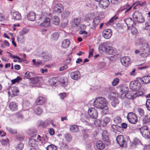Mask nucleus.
<instances>
[{
  "label": "nucleus",
  "instance_id": "f257e3e1",
  "mask_svg": "<svg viewBox=\"0 0 150 150\" xmlns=\"http://www.w3.org/2000/svg\"><path fill=\"white\" fill-rule=\"evenodd\" d=\"M99 49L103 52H105L108 54H114L115 53L116 51L115 48L109 46L106 43L100 44L99 47Z\"/></svg>",
  "mask_w": 150,
  "mask_h": 150
},
{
  "label": "nucleus",
  "instance_id": "f03ea898",
  "mask_svg": "<svg viewBox=\"0 0 150 150\" xmlns=\"http://www.w3.org/2000/svg\"><path fill=\"white\" fill-rule=\"evenodd\" d=\"M107 101L103 97H99L96 98L93 103L94 106L97 108L102 109L106 105Z\"/></svg>",
  "mask_w": 150,
  "mask_h": 150
},
{
  "label": "nucleus",
  "instance_id": "7ed1b4c3",
  "mask_svg": "<svg viewBox=\"0 0 150 150\" xmlns=\"http://www.w3.org/2000/svg\"><path fill=\"white\" fill-rule=\"evenodd\" d=\"M142 94L143 93L141 91L134 93L132 91H128L124 94H121L120 96L122 99L126 98L128 99L133 100L137 97L141 96Z\"/></svg>",
  "mask_w": 150,
  "mask_h": 150
},
{
  "label": "nucleus",
  "instance_id": "20e7f679",
  "mask_svg": "<svg viewBox=\"0 0 150 150\" xmlns=\"http://www.w3.org/2000/svg\"><path fill=\"white\" fill-rule=\"evenodd\" d=\"M142 136L145 139H150V129L147 126H144L138 129Z\"/></svg>",
  "mask_w": 150,
  "mask_h": 150
},
{
  "label": "nucleus",
  "instance_id": "39448f33",
  "mask_svg": "<svg viewBox=\"0 0 150 150\" xmlns=\"http://www.w3.org/2000/svg\"><path fill=\"white\" fill-rule=\"evenodd\" d=\"M132 17L134 20L138 23H142L145 21V19L142 14L138 11H136L134 13Z\"/></svg>",
  "mask_w": 150,
  "mask_h": 150
},
{
  "label": "nucleus",
  "instance_id": "423d86ee",
  "mask_svg": "<svg viewBox=\"0 0 150 150\" xmlns=\"http://www.w3.org/2000/svg\"><path fill=\"white\" fill-rule=\"evenodd\" d=\"M117 142L120 146L126 147L127 146V142L126 138L122 135L118 136L116 138Z\"/></svg>",
  "mask_w": 150,
  "mask_h": 150
},
{
  "label": "nucleus",
  "instance_id": "0eeeda50",
  "mask_svg": "<svg viewBox=\"0 0 150 150\" xmlns=\"http://www.w3.org/2000/svg\"><path fill=\"white\" fill-rule=\"evenodd\" d=\"M140 52H142L141 55L143 57H146L149 54L150 49L149 46L147 44H144L140 47Z\"/></svg>",
  "mask_w": 150,
  "mask_h": 150
},
{
  "label": "nucleus",
  "instance_id": "6e6552de",
  "mask_svg": "<svg viewBox=\"0 0 150 150\" xmlns=\"http://www.w3.org/2000/svg\"><path fill=\"white\" fill-rule=\"evenodd\" d=\"M127 118L129 122L132 124H135L138 121L137 115L132 112L129 113L127 115Z\"/></svg>",
  "mask_w": 150,
  "mask_h": 150
},
{
  "label": "nucleus",
  "instance_id": "1a4fd4ad",
  "mask_svg": "<svg viewBox=\"0 0 150 150\" xmlns=\"http://www.w3.org/2000/svg\"><path fill=\"white\" fill-rule=\"evenodd\" d=\"M140 84L136 81H132L130 83V88L134 91H137L140 88Z\"/></svg>",
  "mask_w": 150,
  "mask_h": 150
},
{
  "label": "nucleus",
  "instance_id": "9d476101",
  "mask_svg": "<svg viewBox=\"0 0 150 150\" xmlns=\"http://www.w3.org/2000/svg\"><path fill=\"white\" fill-rule=\"evenodd\" d=\"M88 113L90 116L94 119L96 118L98 116V112L94 108H91L88 109Z\"/></svg>",
  "mask_w": 150,
  "mask_h": 150
},
{
  "label": "nucleus",
  "instance_id": "9b49d317",
  "mask_svg": "<svg viewBox=\"0 0 150 150\" xmlns=\"http://www.w3.org/2000/svg\"><path fill=\"white\" fill-rule=\"evenodd\" d=\"M53 10L54 12L60 13L63 10V6L60 4H58L56 5L53 4Z\"/></svg>",
  "mask_w": 150,
  "mask_h": 150
},
{
  "label": "nucleus",
  "instance_id": "f8f14e48",
  "mask_svg": "<svg viewBox=\"0 0 150 150\" xmlns=\"http://www.w3.org/2000/svg\"><path fill=\"white\" fill-rule=\"evenodd\" d=\"M103 36L106 39L110 38L112 35V31L111 29H106L103 32Z\"/></svg>",
  "mask_w": 150,
  "mask_h": 150
},
{
  "label": "nucleus",
  "instance_id": "ddd939ff",
  "mask_svg": "<svg viewBox=\"0 0 150 150\" xmlns=\"http://www.w3.org/2000/svg\"><path fill=\"white\" fill-rule=\"evenodd\" d=\"M99 2V6L104 9L106 8L110 4L108 0H100Z\"/></svg>",
  "mask_w": 150,
  "mask_h": 150
},
{
  "label": "nucleus",
  "instance_id": "4468645a",
  "mask_svg": "<svg viewBox=\"0 0 150 150\" xmlns=\"http://www.w3.org/2000/svg\"><path fill=\"white\" fill-rule=\"evenodd\" d=\"M12 18L14 20H20L21 19V15L20 13L17 11H13L11 13Z\"/></svg>",
  "mask_w": 150,
  "mask_h": 150
},
{
  "label": "nucleus",
  "instance_id": "2eb2a0df",
  "mask_svg": "<svg viewBox=\"0 0 150 150\" xmlns=\"http://www.w3.org/2000/svg\"><path fill=\"white\" fill-rule=\"evenodd\" d=\"M70 76L72 79L77 80L80 78L81 75L79 71H76L71 72L70 74Z\"/></svg>",
  "mask_w": 150,
  "mask_h": 150
},
{
  "label": "nucleus",
  "instance_id": "dca6fc26",
  "mask_svg": "<svg viewBox=\"0 0 150 150\" xmlns=\"http://www.w3.org/2000/svg\"><path fill=\"white\" fill-rule=\"evenodd\" d=\"M130 59L129 57L126 56L120 59V61L122 64L126 67L130 64Z\"/></svg>",
  "mask_w": 150,
  "mask_h": 150
},
{
  "label": "nucleus",
  "instance_id": "f3484780",
  "mask_svg": "<svg viewBox=\"0 0 150 150\" xmlns=\"http://www.w3.org/2000/svg\"><path fill=\"white\" fill-rule=\"evenodd\" d=\"M27 18L30 21H34L36 19L35 13L33 11H30L27 14Z\"/></svg>",
  "mask_w": 150,
  "mask_h": 150
},
{
  "label": "nucleus",
  "instance_id": "a211bd4d",
  "mask_svg": "<svg viewBox=\"0 0 150 150\" xmlns=\"http://www.w3.org/2000/svg\"><path fill=\"white\" fill-rule=\"evenodd\" d=\"M125 21L128 27V29L129 26H135L136 23L131 18H128L125 20Z\"/></svg>",
  "mask_w": 150,
  "mask_h": 150
},
{
  "label": "nucleus",
  "instance_id": "6ab92c4d",
  "mask_svg": "<svg viewBox=\"0 0 150 150\" xmlns=\"http://www.w3.org/2000/svg\"><path fill=\"white\" fill-rule=\"evenodd\" d=\"M118 90L119 91L121 94H124L128 91V87L125 85H121L118 87Z\"/></svg>",
  "mask_w": 150,
  "mask_h": 150
},
{
  "label": "nucleus",
  "instance_id": "aec40b11",
  "mask_svg": "<svg viewBox=\"0 0 150 150\" xmlns=\"http://www.w3.org/2000/svg\"><path fill=\"white\" fill-rule=\"evenodd\" d=\"M37 139L42 145L45 144L47 141V137L45 135L42 136L38 135L37 137Z\"/></svg>",
  "mask_w": 150,
  "mask_h": 150
},
{
  "label": "nucleus",
  "instance_id": "412c9836",
  "mask_svg": "<svg viewBox=\"0 0 150 150\" xmlns=\"http://www.w3.org/2000/svg\"><path fill=\"white\" fill-rule=\"evenodd\" d=\"M50 24V19L48 17L46 18L42 23H40L41 27H48Z\"/></svg>",
  "mask_w": 150,
  "mask_h": 150
},
{
  "label": "nucleus",
  "instance_id": "4be33fe9",
  "mask_svg": "<svg viewBox=\"0 0 150 150\" xmlns=\"http://www.w3.org/2000/svg\"><path fill=\"white\" fill-rule=\"evenodd\" d=\"M45 99L44 97L39 96L37 99L36 103L38 105H42L45 103Z\"/></svg>",
  "mask_w": 150,
  "mask_h": 150
},
{
  "label": "nucleus",
  "instance_id": "5701e85b",
  "mask_svg": "<svg viewBox=\"0 0 150 150\" xmlns=\"http://www.w3.org/2000/svg\"><path fill=\"white\" fill-rule=\"evenodd\" d=\"M145 40L143 38H140L138 39L135 42V45L137 46L141 47L144 45V44H146L145 42Z\"/></svg>",
  "mask_w": 150,
  "mask_h": 150
},
{
  "label": "nucleus",
  "instance_id": "b1692460",
  "mask_svg": "<svg viewBox=\"0 0 150 150\" xmlns=\"http://www.w3.org/2000/svg\"><path fill=\"white\" fill-rule=\"evenodd\" d=\"M29 145L33 147H35L38 146V142L35 139L32 138L29 139L28 142Z\"/></svg>",
  "mask_w": 150,
  "mask_h": 150
},
{
  "label": "nucleus",
  "instance_id": "393cba45",
  "mask_svg": "<svg viewBox=\"0 0 150 150\" xmlns=\"http://www.w3.org/2000/svg\"><path fill=\"white\" fill-rule=\"evenodd\" d=\"M51 21L53 24L57 25L60 22V19L57 16H53L51 18Z\"/></svg>",
  "mask_w": 150,
  "mask_h": 150
},
{
  "label": "nucleus",
  "instance_id": "a878e982",
  "mask_svg": "<svg viewBox=\"0 0 150 150\" xmlns=\"http://www.w3.org/2000/svg\"><path fill=\"white\" fill-rule=\"evenodd\" d=\"M142 122L143 124H148L150 123V117L147 114L145 115L143 117L142 119Z\"/></svg>",
  "mask_w": 150,
  "mask_h": 150
},
{
  "label": "nucleus",
  "instance_id": "bb28decb",
  "mask_svg": "<svg viewBox=\"0 0 150 150\" xmlns=\"http://www.w3.org/2000/svg\"><path fill=\"white\" fill-rule=\"evenodd\" d=\"M9 107L11 110L14 111L17 110L18 105L16 103L12 102L9 103Z\"/></svg>",
  "mask_w": 150,
  "mask_h": 150
},
{
  "label": "nucleus",
  "instance_id": "cd10ccee",
  "mask_svg": "<svg viewBox=\"0 0 150 150\" xmlns=\"http://www.w3.org/2000/svg\"><path fill=\"white\" fill-rule=\"evenodd\" d=\"M132 6H129V4L127 3L126 4L122 7L120 10L121 11L126 10L125 11V13L129 11L132 8Z\"/></svg>",
  "mask_w": 150,
  "mask_h": 150
},
{
  "label": "nucleus",
  "instance_id": "c85d7f7f",
  "mask_svg": "<svg viewBox=\"0 0 150 150\" xmlns=\"http://www.w3.org/2000/svg\"><path fill=\"white\" fill-rule=\"evenodd\" d=\"M141 80L142 83H148L150 82V76H145L142 77Z\"/></svg>",
  "mask_w": 150,
  "mask_h": 150
},
{
  "label": "nucleus",
  "instance_id": "c756f323",
  "mask_svg": "<svg viewBox=\"0 0 150 150\" xmlns=\"http://www.w3.org/2000/svg\"><path fill=\"white\" fill-rule=\"evenodd\" d=\"M70 44V41L68 39H65L62 42V46L63 48H66L69 47Z\"/></svg>",
  "mask_w": 150,
  "mask_h": 150
},
{
  "label": "nucleus",
  "instance_id": "7c9ffc66",
  "mask_svg": "<svg viewBox=\"0 0 150 150\" xmlns=\"http://www.w3.org/2000/svg\"><path fill=\"white\" fill-rule=\"evenodd\" d=\"M96 145L97 148L99 149H103L105 147V145L100 141H97L96 143Z\"/></svg>",
  "mask_w": 150,
  "mask_h": 150
},
{
  "label": "nucleus",
  "instance_id": "2f4dec72",
  "mask_svg": "<svg viewBox=\"0 0 150 150\" xmlns=\"http://www.w3.org/2000/svg\"><path fill=\"white\" fill-rule=\"evenodd\" d=\"M60 82L61 85L64 87L66 86L67 85V78H64V77L61 78Z\"/></svg>",
  "mask_w": 150,
  "mask_h": 150
},
{
  "label": "nucleus",
  "instance_id": "473e14b6",
  "mask_svg": "<svg viewBox=\"0 0 150 150\" xmlns=\"http://www.w3.org/2000/svg\"><path fill=\"white\" fill-rule=\"evenodd\" d=\"M108 135H102V140L106 144L108 145L110 144V140L108 138Z\"/></svg>",
  "mask_w": 150,
  "mask_h": 150
},
{
  "label": "nucleus",
  "instance_id": "72a5a7b5",
  "mask_svg": "<svg viewBox=\"0 0 150 150\" xmlns=\"http://www.w3.org/2000/svg\"><path fill=\"white\" fill-rule=\"evenodd\" d=\"M110 118L108 117H105L103 119V122L102 121V126L104 127L106 126L110 122Z\"/></svg>",
  "mask_w": 150,
  "mask_h": 150
},
{
  "label": "nucleus",
  "instance_id": "f704fd0d",
  "mask_svg": "<svg viewBox=\"0 0 150 150\" xmlns=\"http://www.w3.org/2000/svg\"><path fill=\"white\" fill-rule=\"evenodd\" d=\"M70 130L73 132H78L79 131V127L78 126L76 125H72L71 126Z\"/></svg>",
  "mask_w": 150,
  "mask_h": 150
},
{
  "label": "nucleus",
  "instance_id": "c9c22d12",
  "mask_svg": "<svg viewBox=\"0 0 150 150\" xmlns=\"http://www.w3.org/2000/svg\"><path fill=\"white\" fill-rule=\"evenodd\" d=\"M118 18V17L116 16L112 17L109 21H108L106 24L107 25H109L113 24V22Z\"/></svg>",
  "mask_w": 150,
  "mask_h": 150
},
{
  "label": "nucleus",
  "instance_id": "e433bc0d",
  "mask_svg": "<svg viewBox=\"0 0 150 150\" xmlns=\"http://www.w3.org/2000/svg\"><path fill=\"white\" fill-rule=\"evenodd\" d=\"M31 83L33 84H36L39 83L40 78L37 76H35L31 78L30 79Z\"/></svg>",
  "mask_w": 150,
  "mask_h": 150
},
{
  "label": "nucleus",
  "instance_id": "4c0bfd02",
  "mask_svg": "<svg viewBox=\"0 0 150 150\" xmlns=\"http://www.w3.org/2000/svg\"><path fill=\"white\" fill-rule=\"evenodd\" d=\"M113 98V99L111 102V104L112 106L115 107L119 104V101L118 99L114 97Z\"/></svg>",
  "mask_w": 150,
  "mask_h": 150
},
{
  "label": "nucleus",
  "instance_id": "58836bf2",
  "mask_svg": "<svg viewBox=\"0 0 150 150\" xmlns=\"http://www.w3.org/2000/svg\"><path fill=\"white\" fill-rule=\"evenodd\" d=\"M42 58L45 61H47L51 59V55L50 54H46L42 56Z\"/></svg>",
  "mask_w": 150,
  "mask_h": 150
},
{
  "label": "nucleus",
  "instance_id": "ea45409f",
  "mask_svg": "<svg viewBox=\"0 0 150 150\" xmlns=\"http://www.w3.org/2000/svg\"><path fill=\"white\" fill-rule=\"evenodd\" d=\"M70 15V12L66 11L63 12L62 14V17L64 19H67L69 17Z\"/></svg>",
  "mask_w": 150,
  "mask_h": 150
},
{
  "label": "nucleus",
  "instance_id": "a19ab883",
  "mask_svg": "<svg viewBox=\"0 0 150 150\" xmlns=\"http://www.w3.org/2000/svg\"><path fill=\"white\" fill-rule=\"evenodd\" d=\"M100 22V20L98 18L96 17L94 19L92 22L93 26L94 27H95Z\"/></svg>",
  "mask_w": 150,
  "mask_h": 150
},
{
  "label": "nucleus",
  "instance_id": "79ce46f5",
  "mask_svg": "<svg viewBox=\"0 0 150 150\" xmlns=\"http://www.w3.org/2000/svg\"><path fill=\"white\" fill-rule=\"evenodd\" d=\"M94 124L96 126L98 127L102 126V121L99 119H97L94 121Z\"/></svg>",
  "mask_w": 150,
  "mask_h": 150
},
{
  "label": "nucleus",
  "instance_id": "37998d69",
  "mask_svg": "<svg viewBox=\"0 0 150 150\" xmlns=\"http://www.w3.org/2000/svg\"><path fill=\"white\" fill-rule=\"evenodd\" d=\"M47 150H57V147L52 144H51L48 146L46 147Z\"/></svg>",
  "mask_w": 150,
  "mask_h": 150
},
{
  "label": "nucleus",
  "instance_id": "c03bdc74",
  "mask_svg": "<svg viewBox=\"0 0 150 150\" xmlns=\"http://www.w3.org/2000/svg\"><path fill=\"white\" fill-rule=\"evenodd\" d=\"M59 34L57 33H53L51 35V38L53 40H56L59 37Z\"/></svg>",
  "mask_w": 150,
  "mask_h": 150
},
{
  "label": "nucleus",
  "instance_id": "a18cd8bd",
  "mask_svg": "<svg viewBox=\"0 0 150 150\" xmlns=\"http://www.w3.org/2000/svg\"><path fill=\"white\" fill-rule=\"evenodd\" d=\"M137 111L138 112L139 115L141 117L143 116L145 114L144 110L141 108H139L137 109Z\"/></svg>",
  "mask_w": 150,
  "mask_h": 150
},
{
  "label": "nucleus",
  "instance_id": "49530a36",
  "mask_svg": "<svg viewBox=\"0 0 150 150\" xmlns=\"http://www.w3.org/2000/svg\"><path fill=\"white\" fill-rule=\"evenodd\" d=\"M6 129L9 132L12 134H14L17 133V130L16 129H14L9 127H7Z\"/></svg>",
  "mask_w": 150,
  "mask_h": 150
},
{
  "label": "nucleus",
  "instance_id": "de8ad7c7",
  "mask_svg": "<svg viewBox=\"0 0 150 150\" xmlns=\"http://www.w3.org/2000/svg\"><path fill=\"white\" fill-rule=\"evenodd\" d=\"M73 21L76 26H78L81 21V19L80 18H75L74 19Z\"/></svg>",
  "mask_w": 150,
  "mask_h": 150
},
{
  "label": "nucleus",
  "instance_id": "09e8293b",
  "mask_svg": "<svg viewBox=\"0 0 150 150\" xmlns=\"http://www.w3.org/2000/svg\"><path fill=\"white\" fill-rule=\"evenodd\" d=\"M29 31V30L26 28H24L20 31L19 34L21 35H23L25 34Z\"/></svg>",
  "mask_w": 150,
  "mask_h": 150
},
{
  "label": "nucleus",
  "instance_id": "8fccbe9b",
  "mask_svg": "<svg viewBox=\"0 0 150 150\" xmlns=\"http://www.w3.org/2000/svg\"><path fill=\"white\" fill-rule=\"evenodd\" d=\"M141 143L140 141L137 138L134 139L133 141V143L132 145L134 146V145L135 146L140 144Z\"/></svg>",
  "mask_w": 150,
  "mask_h": 150
},
{
  "label": "nucleus",
  "instance_id": "3c124183",
  "mask_svg": "<svg viewBox=\"0 0 150 150\" xmlns=\"http://www.w3.org/2000/svg\"><path fill=\"white\" fill-rule=\"evenodd\" d=\"M42 109L40 107H37L35 110L34 112L35 113L38 115H40L42 112Z\"/></svg>",
  "mask_w": 150,
  "mask_h": 150
},
{
  "label": "nucleus",
  "instance_id": "603ef678",
  "mask_svg": "<svg viewBox=\"0 0 150 150\" xmlns=\"http://www.w3.org/2000/svg\"><path fill=\"white\" fill-rule=\"evenodd\" d=\"M114 121L116 124H118L121 122V119L119 116L116 117L114 120Z\"/></svg>",
  "mask_w": 150,
  "mask_h": 150
},
{
  "label": "nucleus",
  "instance_id": "864d4df0",
  "mask_svg": "<svg viewBox=\"0 0 150 150\" xmlns=\"http://www.w3.org/2000/svg\"><path fill=\"white\" fill-rule=\"evenodd\" d=\"M37 132V131L34 129H30L28 131V133L30 135H32L33 134L36 133Z\"/></svg>",
  "mask_w": 150,
  "mask_h": 150
},
{
  "label": "nucleus",
  "instance_id": "5fc2aeb1",
  "mask_svg": "<svg viewBox=\"0 0 150 150\" xmlns=\"http://www.w3.org/2000/svg\"><path fill=\"white\" fill-rule=\"evenodd\" d=\"M16 138L18 140L21 141L24 140V137L23 134H21L17 135Z\"/></svg>",
  "mask_w": 150,
  "mask_h": 150
},
{
  "label": "nucleus",
  "instance_id": "6e6d98bb",
  "mask_svg": "<svg viewBox=\"0 0 150 150\" xmlns=\"http://www.w3.org/2000/svg\"><path fill=\"white\" fill-rule=\"evenodd\" d=\"M22 80L21 78L19 76H18L17 78L13 80H11L12 84H14L16 82H18Z\"/></svg>",
  "mask_w": 150,
  "mask_h": 150
},
{
  "label": "nucleus",
  "instance_id": "4d7b16f0",
  "mask_svg": "<svg viewBox=\"0 0 150 150\" xmlns=\"http://www.w3.org/2000/svg\"><path fill=\"white\" fill-rule=\"evenodd\" d=\"M65 138L67 141L69 142L71 140L72 137L69 134H66L65 136Z\"/></svg>",
  "mask_w": 150,
  "mask_h": 150
},
{
  "label": "nucleus",
  "instance_id": "13d9d810",
  "mask_svg": "<svg viewBox=\"0 0 150 150\" xmlns=\"http://www.w3.org/2000/svg\"><path fill=\"white\" fill-rule=\"evenodd\" d=\"M146 107L148 110L150 111V99H147L146 103Z\"/></svg>",
  "mask_w": 150,
  "mask_h": 150
},
{
  "label": "nucleus",
  "instance_id": "bf43d9fd",
  "mask_svg": "<svg viewBox=\"0 0 150 150\" xmlns=\"http://www.w3.org/2000/svg\"><path fill=\"white\" fill-rule=\"evenodd\" d=\"M137 29L134 27V26H132L131 28V33L133 35L137 34Z\"/></svg>",
  "mask_w": 150,
  "mask_h": 150
},
{
  "label": "nucleus",
  "instance_id": "052dcab7",
  "mask_svg": "<svg viewBox=\"0 0 150 150\" xmlns=\"http://www.w3.org/2000/svg\"><path fill=\"white\" fill-rule=\"evenodd\" d=\"M9 140L7 138L3 139L1 141V143L3 145H6L8 143Z\"/></svg>",
  "mask_w": 150,
  "mask_h": 150
},
{
  "label": "nucleus",
  "instance_id": "680f3d73",
  "mask_svg": "<svg viewBox=\"0 0 150 150\" xmlns=\"http://www.w3.org/2000/svg\"><path fill=\"white\" fill-rule=\"evenodd\" d=\"M102 109L103 110L101 112L103 115L106 114L108 112V108L106 106Z\"/></svg>",
  "mask_w": 150,
  "mask_h": 150
},
{
  "label": "nucleus",
  "instance_id": "e2e57ef3",
  "mask_svg": "<svg viewBox=\"0 0 150 150\" xmlns=\"http://www.w3.org/2000/svg\"><path fill=\"white\" fill-rule=\"evenodd\" d=\"M89 55L88 56V58H89L91 57H92L93 55V48H91L90 46H89Z\"/></svg>",
  "mask_w": 150,
  "mask_h": 150
},
{
  "label": "nucleus",
  "instance_id": "0e129e2a",
  "mask_svg": "<svg viewBox=\"0 0 150 150\" xmlns=\"http://www.w3.org/2000/svg\"><path fill=\"white\" fill-rule=\"evenodd\" d=\"M119 79L117 78L115 79L112 82V85L113 86H115L117 85L119 83Z\"/></svg>",
  "mask_w": 150,
  "mask_h": 150
},
{
  "label": "nucleus",
  "instance_id": "69168bd1",
  "mask_svg": "<svg viewBox=\"0 0 150 150\" xmlns=\"http://www.w3.org/2000/svg\"><path fill=\"white\" fill-rule=\"evenodd\" d=\"M23 144L22 143H20L18 145L17 148L18 150H21L23 148Z\"/></svg>",
  "mask_w": 150,
  "mask_h": 150
},
{
  "label": "nucleus",
  "instance_id": "338daca9",
  "mask_svg": "<svg viewBox=\"0 0 150 150\" xmlns=\"http://www.w3.org/2000/svg\"><path fill=\"white\" fill-rule=\"evenodd\" d=\"M38 123L39 125V126H41L43 127H46V125H45L44 122L41 120H39L38 121Z\"/></svg>",
  "mask_w": 150,
  "mask_h": 150
},
{
  "label": "nucleus",
  "instance_id": "774afa93",
  "mask_svg": "<svg viewBox=\"0 0 150 150\" xmlns=\"http://www.w3.org/2000/svg\"><path fill=\"white\" fill-rule=\"evenodd\" d=\"M145 28L147 30L150 29V22L149 21H146L145 23Z\"/></svg>",
  "mask_w": 150,
  "mask_h": 150
}]
</instances>
